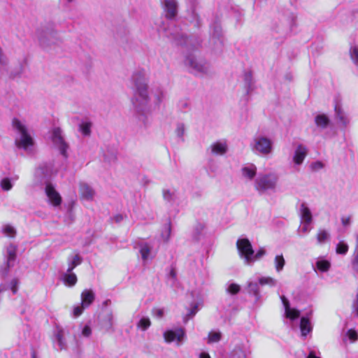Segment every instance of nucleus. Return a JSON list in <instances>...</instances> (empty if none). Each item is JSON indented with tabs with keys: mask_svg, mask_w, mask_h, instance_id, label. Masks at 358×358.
Wrapping results in <instances>:
<instances>
[{
	"mask_svg": "<svg viewBox=\"0 0 358 358\" xmlns=\"http://www.w3.org/2000/svg\"><path fill=\"white\" fill-rule=\"evenodd\" d=\"M86 308H84L83 307V305L81 304V306H76L74 308H73V316L75 317H79L80 315H82L83 312V310L85 309Z\"/></svg>",
	"mask_w": 358,
	"mask_h": 358,
	"instance_id": "nucleus-36",
	"label": "nucleus"
},
{
	"mask_svg": "<svg viewBox=\"0 0 358 358\" xmlns=\"http://www.w3.org/2000/svg\"><path fill=\"white\" fill-rule=\"evenodd\" d=\"M348 245L343 241H340L336 248V252L338 255H345L348 251Z\"/></svg>",
	"mask_w": 358,
	"mask_h": 358,
	"instance_id": "nucleus-27",
	"label": "nucleus"
},
{
	"mask_svg": "<svg viewBox=\"0 0 358 358\" xmlns=\"http://www.w3.org/2000/svg\"><path fill=\"white\" fill-rule=\"evenodd\" d=\"M152 311H153V313L155 314V315L156 317H157L158 318H162L164 316V310H163V309L155 308V309H153Z\"/></svg>",
	"mask_w": 358,
	"mask_h": 358,
	"instance_id": "nucleus-43",
	"label": "nucleus"
},
{
	"mask_svg": "<svg viewBox=\"0 0 358 358\" xmlns=\"http://www.w3.org/2000/svg\"><path fill=\"white\" fill-rule=\"evenodd\" d=\"M52 141L54 143L59 144L61 146L62 153L65 155L67 145L64 142L62 136V131L59 128L54 129L52 132Z\"/></svg>",
	"mask_w": 358,
	"mask_h": 358,
	"instance_id": "nucleus-11",
	"label": "nucleus"
},
{
	"mask_svg": "<svg viewBox=\"0 0 358 358\" xmlns=\"http://www.w3.org/2000/svg\"><path fill=\"white\" fill-rule=\"evenodd\" d=\"M257 173V169L255 166L252 167L245 166L242 169L243 175L250 180L254 178Z\"/></svg>",
	"mask_w": 358,
	"mask_h": 358,
	"instance_id": "nucleus-20",
	"label": "nucleus"
},
{
	"mask_svg": "<svg viewBox=\"0 0 358 358\" xmlns=\"http://www.w3.org/2000/svg\"><path fill=\"white\" fill-rule=\"evenodd\" d=\"M350 216L341 217V222L343 226L345 227V226L348 225L350 224Z\"/></svg>",
	"mask_w": 358,
	"mask_h": 358,
	"instance_id": "nucleus-45",
	"label": "nucleus"
},
{
	"mask_svg": "<svg viewBox=\"0 0 358 358\" xmlns=\"http://www.w3.org/2000/svg\"><path fill=\"white\" fill-rule=\"evenodd\" d=\"M18 280L13 278L10 282V289L12 292L15 294L17 292Z\"/></svg>",
	"mask_w": 358,
	"mask_h": 358,
	"instance_id": "nucleus-38",
	"label": "nucleus"
},
{
	"mask_svg": "<svg viewBox=\"0 0 358 358\" xmlns=\"http://www.w3.org/2000/svg\"><path fill=\"white\" fill-rule=\"evenodd\" d=\"M317 268L321 272H327L331 267V264L327 260H319L316 262Z\"/></svg>",
	"mask_w": 358,
	"mask_h": 358,
	"instance_id": "nucleus-21",
	"label": "nucleus"
},
{
	"mask_svg": "<svg viewBox=\"0 0 358 358\" xmlns=\"http://www.w3.org/2000/svg\"><path fill=\"white\" fill-rule=\"evenodd\" d=\"M185 335L183 328H178L176 330H168L164 333V338L166 342L171 343L174 341L180 342Z\"/></svg>",
	"mask_w": 358,
	"mask_h": 358,
	"instance_id": "nucleus-6",
	"label": "nucleus"
},
{
	"mask_svg": "<svg viewBox=\"0 0 358 358\" xmlns=\"http://www.w3.org/2000/svg\"><path fill=\"white\" fill-rule=\"evenodd\" d=\"M69 1H71V0H68Z\"/></svg>",
	"mask_w": 358,
	"mask_h": 358,
	"instance_id": "nucleus-53",
	"label": "nucleus"
},
{
	"mask_svg": "<svg viewBox=\"0 0 358 358\" xmlns=\"http://www.w3.org/2000/svg\"><path fill=\"white\" fill-rule=\"evenodd\" d=\"M82 263V258L79 255H76L71 263L69 265V268H67V272H71L77 266L80 265Z\"/></svg>",
	"mask_w": 358,
	"mask_h": 358,
	"instance_id": "nucleus-23",
	"label": "nucleus"
},
{
	"mask_svg": "<svg viewBox=\"0 0 358 358\" xmlns=\"http://www.w3.org/2000/svg\"><path fill=\"white\" fill-rule=\"evenodd\" d=\"M79 192L80 196L87 200H92L94 195V191L92 188L85 183L80 185Z\"/></svg>",
	"mask_w": 358,
	"mask_h": 358,
	"instance_id": "nucleus-12",
	"label": "nucleus"
},
{
	"mask_svg": "<svg viewBox=\"0 0 358 358\" xmlns=\"http://www.w3.org/2000/svg\"><path fill=\"white\" fill-rule=\"evenodd\" d=\"M113 219L116 222H120L123 220V217L122 215L117 214L115 216H114Z\"/></svg>",
	"mask_w": 358,
	"mask_h": 358,
	"instance_id": "nucleus-47",
	"label": "nucleus"
},
{
	"mask_svg": "<svg viewBox=\"0 0 358 358\" xmlns=\"http://www.w3.org/2000/svg\"><path fill=\"white\" fill-rule=\"evenodd\" d=\"M259 283L261 285H269L271 287L274 286L275 284V280L271 277H262L259 279Z\"/></svg>",
	"mask_w": 358,
	"mask_h": 358,
	"instance_id": "nucleus-28",
	"label": "nucleus"
},
{
	"mask_svg": "<svg viewBox=\"0 0 358 358\" xmlns=\"http://www.w3.org/2000/svg\"><path fill=\"white\" fill-rule=\"evenodd\" d=\"M227 146L225 143L217 142L212 145V152L215 155H224L227 152Z\"/></svg>",
	"mask_w": 358,
	"mask_h": 358,
	"instance_id": "nucleus-16",
	"label": "nucleus"
},
{
	"mask_svg": "<svg viewBox=\"0 0 358 358\" xmlns=\"http://www.w3.org/2000/svg\"><path fill=\"white\" fill-rule=\"evenodd\" d=\"M151 325V322L148 317H142L137 324V327L143 331L147 330Z\"/></svg>",
	"mask_w": 358,
	"mask_h": 358,
	"instance_id": "nucleus-25",
	"label": "nucleus"
},
{
	"mask_svg": "<svg viewBox=\"0 0 358 358\" xmlns=\"http://www.w3.org/2000/svg\"><path fill=\"white\" fill-rule=\"evenodd\" d=\"M166 18L173 20L178 14V3L175 0H164Z\"/></svg>",
	"mask_w": 358,
	"mask_h": 358,
	"instance_id": "nucleus-8",
	"label": "nucleus"
},
{
	"mask_svg": "<svg viewBox=\"0 0 358 358\" xmlns=\"http://www.w3.org/2000/svg\"><path fill=\"white\" fill-rule=\"evenodd\" d=\"M197 306L195 305L194 307L190 310L189 314L190 315H194L196 312Z\"/></svg>",
	"mask_w": 358,
	"mask_h": 358,
	"instance_id": "nucleus-50",
	"label": "nucleus"
},
{
	"mask_svg": "<svg viewBox=\"0 0 358 358\" xmlns=\"http://www.w3.org/2000/svg\"><path fill=\"white\" fill-rule=\"evenodd\" d=\"M199 358H211L210 356L209 355V354H208L207 352H201L199 355Z\"/></svg>",
	"mask_w": 358,
	"mask_h": 358,
	"instance_id": "nucleus-48",
	"label": "nucleus"
},
{
	"mask_svg": "<svg viewBox=\"0 0 358 358\" xmlns=\"http://www.w3.org/2000/svg\"><path fill=\"white\" fill-rule=\"evenodd\" d=\"M95 300V294L92 289H84L81 293L83 307L88 308Z\"/></svg>",
	"mask_w": 358,
	"mask_h": 358,
	"instance_id": "nucleus-9",
	"label": "nucleus"
},
{
	"mask_svg": "<svg viewBox=\"0 0 358 358\" xmlns=\"http://www.w3.org/2000/svg\"><path fill=\"white\" fill-rule=\"evenodd\" d=\"M140 253H141V257L143 260L148 259V258L150 255V246L147 243L143 245L140 250Z\"/></svg>",
	"mask_w": 358,
	"mask_h": 358,
	"instance_id": "nucleus-29",
	"label": "nucleus"
},
{
	"mask_svg": "<svg viewBox=\"0 0 358 358\" xmlns=\"http://www.w3.org/2000/svg\"><path fill=\"white\" fill-rule=\"evenodd\" d=\"M300 328L301 333L303 336H306L311 330L310 321L308 318L303 317L300 322Z\"/></svg>",
	"mask_w": 358,
	"mask_h": 358,
	"instance_id": "nucleus-19",
	"label": "nucleus"
},
{
	"mask_svg": "<svg viewBox=\"0 0 358 358\" xmlns=\"http://www.w3.org/2000/svg\"><path fill=\"white\" fill-rule=\"evenodd\" d=\"M315 122L317 127L324 129L329 125L330 120L326 115L320 114L315 117Z\"/></svg>",
	"mask_w": 358,
	"mask_h": 358,
	"instance_id": "nucleus-15",
	"label": "nucleus"
},
{
	"mask_svg": "<svg viewBox=\"0 0 358 358\" xmlns=\"http://www.w3.org/2000/svg\"><path fill=\"white\" fill-rule=\"evenodd\" d=\"M63 280L65 285L72 287L77 283L78 279L75 273L67 272L64 275Z\"/></svg>",
	"mask_w": 358,
	"mask_h": 358,
	"instance_id": "nucleus-17",
	"label": "nucleus"
},
{
	"mask_svg": "<svg viewBox=\"0 0 358 358\" xmlns=\"http://www.w3.org/2000/svg\"><path fill=\"white\" fill-rule=\"evenodd\" d=\"M347 335L350 340L352 342L356 341L358 339V334L357 331L352 329H350L348 331Z\"/></svg>",
	"mask_w": 358,
	"mask_h": 358,
	"instance_id": "nucleus-35",
	"label": "nucleus"
},
{
	"mask_svg": "<svg viewBox=\"0 0 358 358\" xmlns=\"http://www.w3.org/2000/svg\"><path fill=\"white\" fill-rule=\"evenodd\" d=\"M285 264V262L282 255H277L275 257V267L278 272L280 271L283 268Z\"/></svg>",
	"mask_w": 358,
	"mask_h": 358,
	"instance_id": "nucleus-24",
	"label": "nucleus"
},
{
	"mask_svg": "<svg viewBox=\"0 0 358 358\" xmlns=\"http://www.w3.org/2000/svg\"><path fill=\"white\" fill-rule=\"evenodd\" d=\"M236 247L240 254L244 257L247 264L253 262L252 255L254 250L251 243L248 238H239L236 241Z\"/></svg>",
	"mask_w": 358,
	"mask_h": 358,
	"instance_id": "nucleus-3",
	"label": "nucleus"
},
{
	"mask_svg": "<svg viewBox=\"0 0 358 358\" xmlns=\"http://www.w3.org/2000/svg\"><path fill=\"white\" fill-rule=\"evenodd\" d=\"M350 57L353 62L358 64V48L355 46L350 50Z\"/></svg>",
	"mask_w": 358,
	"mask_h": 358,
	"instance_id": "nucleus-33",
	"label": "nucleus"
},
{
	"mask_svg": "<svg viewBox=\"0 0 358 358\" xmlns=\"http://www.w3.org/2000/svg\"><path fill=\"white\" fill-rule=\"evenodd\" d=\"M32 357L33 358H35V352H34L33 354H32Z\"/></svg>",
	"mask_w": 358,
	"mask_h": 358,
	"instance_id": "nucleus-52",
	"label": "nucleus"
},
{
	"mask_svg": "<svg viewBox=\"0 0 358 358\" xmlns=\"http://www.w3.org/2000/svg\"><path fill=\"white\" fill-rule=\"evenodd\" d=\"M282 301L283 305L285 306V312H286L287 310L290 308L289 302L285 296L282 297Z\"/></svg>",
	"mask_w": 358,
	"mask_h": 358,
	"instance_id": "nucleus-46",
	"label": "nucleus"
},
{
	"mask_svg": "<svg viewBox=\"0 0 358 358\" xmlns=\"http://www.w3.org/2000/svg\"><path fill=\"white\" fill-rule=\"evenodd\" d=\"M1 187L5 191H8L12 188V184L9 178H5L1 181Z\"/></svg>",
	"mask_w": 358,
	"mask_h": 358,
	"instance_id": "nucleus-32",
	"label": "nucleus"
},
{
	"mask_svg": "<svg viewBox=\"0 0 358 358\" xmlns=\"http://www.w3.org/2000/svg\"><path fill=\"white\" fill-rule=\"evenodd\" d=\"M13 127L21 134L20 141H15V145L17 148L27 149L34 145V140L28 134L27 129L24 125L17 118H13L12 121Z\"/></svg>",
	"mask_w": 358,
	"mask_h": 358,
	"instance_id": "nucleus-1",
	"label": "nucleus"
},
{
	"mask_svg": "<svg viewBox=\"0 0 358 358\" xmlns=\"http://www.w3.org/2000/svg\"><path fill=\"white\" fill-rule=\"evenodd\" d=\"M286 317L291 319V320H295L298 318L300 315V312L294 308H289L285 312Z\"/></svg>",
	"mask_w": 358,
	"mask_h": 358,
	"instance_id": "nucleus-30",
	"label": "nucleus"
},
{
	"mask_svg": "<svg viewBox=\"0 0 358 358\" xmlns=\"http://www.w3.org/2000/svg\"><path fill=\"white\" fill-rule=\"evenodd\" d=\"M255 148L259 152L268 155L271 152L272 143L270 139L266 137H260L255 140Z\"/></svg>",
	"mask_w": 358,
	"mask_h": 358,
	"instance_id": "nucleus-5",
	"label": "nucleus"
},
{
	"mask_svg": "<svg viewBox=\"0 0 358 358\" xmlns=\"http://www.w3.org/2000/svg\"><path fill=\"white\" fill-rule=\"evenodd\" d=\"M266 253V251L263 248H261L259 249L257 253L255 255L254 257L253 258V261L254 260H256V259H259V258H261L263 255H264Z\"/></svg>",
	"mask_w": 358,
	"mask_h": 358,
	"instance_id": "nucleus-41",
	"label": "nucleus"
},
{
	"mask_svg": "<svg viewBox=\"0 0 358 358\" xmlns=\"http://www.w3.org/2000/svg\"><path fill=\"white\" fill-rule=\"evenodd\" d=\"M301 216L303 221L309 224L311 223L313 220V217L310 209L305 205V203H302L301 205Z\"/></svg>",
	"mask_w": 358,
	"mask_h": 358,
	"instance_id": "nucleus-14",
	"label": "nucleus"
},
{
	"mask_svg": "<svg viewBox=\"0 0 358 358\" xmlns=\"http://www.w3.org/2000/svg\"><path fill=\"white\" fill-rule=\"evenodd\" d=\"M91 126L90 122L83 123L80 125L81 132L85 136H90L91 134Z\"/></svg>",
	"mask_w": 358,
	"mask_h": 358,
	"instance_id": "nucleus-31",
	"label": "nucleus"
},
{
	"mask_svg": "<svg viewBox=\"0 0 358 358\" xmlns=\"http://www.w3.org/2000/svg\"><path fill=\"white\" fill-rule=\"evenodd\" d=\"M221 338L222 334L220 332L211 331L208 334V342L209 343H217L220 341Z\"/></svg>",
	"mask_w": 358,
	"mask_h": 358,
	"instance_id": "nucleus-26",
	"label": "nucleus"
},
{
	"mask_svg": "<svg viewBox=\"0 0 358 358\" xmlns=\"http://www.w3.org/2000/svg\"><path fill=\"white\" fill-rule=\"evenodd\" d=\"M307 154V148L301 144L299 145L295 150L293 157L294 162L297 165L302 164Z\"/></svg>",
	"mask_w": 358,
	"mask_h": 358,
	"instance_id": "nucleus-10",
	"label": "nucleus"
},
{
	"mask_svg": "<svg viewBox=\"0 0 358 358\" xmlns=\"http://www.w3.org/2000/svg\"><path fill=\"white\" fill-rule=\"evenodd\" d=\"M330 237L329 233L324 229H320L316 234V238L318 244H322L329 240Z\"/></svg>",
	"mask_w": 358,
	"mask_h": 358,
	"instance_id": "nucleus-18",
	"label": "nucleus"
},
{
	"mask_svg": "<svg viewBox=\"0 0 358 358\" xmlns=\"http://www.w3.org/2000/svg\"><path fill=\"white\" fill-rule=\"evenodd\" d=\"M143 75L141 73H137L134 75L135 85L137 88L138 94L145 100L147 99L148 95V86L143 82Z\"/></svg>",
	"mask_w": 358,
	"mask_h": 358,
	"instance_id": "nucleus-7",
	"label": "nucleus"
},
{
	"mask_svg": "<svg viewBox=\"0 0 358 358\" xmlns=\"http://www.w3.org/2000/svg\"><path fill=\"white\" fill-rule=\"evenodd\" d=\"M91 334H92L91 328L87 325L85 326L84 328L83 329L82 334L85 337H88L91 335Z\"/></svg>",
	"mask_w": 358,
	"mask_h": 358,
	"instance_id": "nucleus-42",
	"label": "nucleus"
},
{
	"mask_svg": "<svg viewBox=\"0 0 358 358\" xmlns=\"http://www.w3.org/2000/svg\"><path fill=\"white\" fill-rule=\"evenodd\" d=\"M352 308L356 313L357 317H358V293L356 294L355 299L353 302Z\"/></svg>",
	"mask_w": 358,
	"mask_h": 358,
	"instance_id": "nucleus-44",
	"label": "nucleus"
},
{
	"mask_svg": "<svg viewBox=\"0 0 358 358\" xmlns=\"http://www.w3.org/2000/svg\"><path fill=\"white\" fill-rule=\"evenodd\" d=\"M306 358H320L317 357L313 352H310Z\"/></svg>",
	"mask_w": 358,
	"mask_h": 358,
	"instance_id": "nucleus-51",
	"label": "nucleus"
},
{
	"mask_svg": "<svg viewBox=\"0 0 358 358\" xmlns=\"http://www.w3.org/2000/svg\"><path fill=\"white\" fill-rule=\"evenodd\" d=\"M170 275L173 278H175L176 277V272L174 268H172L171 270Z\"/></svg>",
	"mask_w": 358,
	"mask_h": 358,
	"instance_id": "nucleus-49",
	"label": "nucleus"
},
{
	"mask_svg": "<svg viewBox=\"0 0 358 358\" xmlns=\"http://www.w3.org/2000/svg\"><path fill=\"white\" fill-rule=\"evenodd\" d=\"M3 232L10 236H14L15 234V229L10 225H6L3 229Z\"/></svg>",
	"mask_w": 358,
	"mask_h": 358,
	"instance_id": "nucleus-37",
	"label": "nucleus"
},
{
	"mask_svg": "<svg viewBox=\"0 0 358 358\" xmlns=\"http://www.w3.org/2000/svg\"><path fill=\"white\" fill-rule=\"evenodd\" d=\"M45 192L50 203L53 206L57 207L62 204V196L51 183L49 182L46 184Z\"/></svg>",
	"mask_w": 358,
	"mask_h": 358,
	"instance_id": "nucleus-4",
	"label": "nucleus"
},
{
	"mask_svg": "<svg viewBox=\"0 0 358 358\" xmlns=\"http://www.w3.org/2000/svg\"><path fill=\"white\" fill-rule=\"evenodd\" d=\"M188 63L191 67H192L197 71H204V66L202 64L197 62V60L193 57L188 58Z\"/></svg>",
	"mask_w": 358,
	"mask_h": 358,
	"instance_id": "nucleus-22",
	"label": "nucleus"
},
{
	"mask_svg": "<svg viewBox=\"0 0 358 358\" xmlns=\"http://www.w3.org/2000/svg\"><path fill=\"white\" fill-rule=\"evenodd\" d=\"M352 266L353 270L358 273V250L356 252L355 257L352 262Z\"/></svg>",
	"mask_w": 358,
	"mask_h": 358,
	"instance_id": "nucleus-39",
	"label": "nucleus"
},
{
	"mask_svg": "<svg viewBox=\"0 0 358 358\" xmlns=\"http://www.w3.org/2000/svg\"><path fill=\"white\" fill-rule=\"evenodd\" d=\"M310 166L313 171H317L319 169H322L324 165L321 162L317 161V162L312 163Z\"/></svg>",
	"mask_w": 358,
	"mask_h": 358,
	"instance_id": "nucleus-40",
	"label": "nucleus"
},
{
	"mask_svg": "<svg viewBox=\"0 0 358 358\" xmlns=\"http://www.w3.org/2000/svg\"><path fill=\"white\" fill-rule=\"evenodd\" d=\"M8 258H7V269L6 274L8 273L9 268L11 266L10 262L14 261L17 255V247L10 244L7 248Z\"/></svg>",
	"mask_w": 358,
	"mask_h": 358,
	"instance_id": "nucleus-13",
	"label": "nucleus"
},
{
	"mask_svg": "<svg viewBox=\"0 0 358 358\" xmlns=\"http://www.w3.org/2000/svg\"><path fill=\"white\" fill-rule=\"evenodd\" d=\"M240 289V286L235 283H231L228 287V292L233 295L238 294Z\"/></svg>",
	"mask_w": 358,
	"mask_h": 358,
	"instance_id": "nucleus-34",
	"label": "nucleus"
},
{
	"mask_svg": "<svg viewBox=\"0 0 358 358\" xmlns=\"http://www.w3.org/2000/svg\"><path fill=\"white\" fill-rule=\"evenodd\" d=\"M278 178L273 174H265L260 176L255 180V189L258 191H266L273 189L275 187Z\"/></svg>",
	"mask_w": 358,
	"mask_h": 358,
	"instance_id": "nucleus-2",
	"label": "nucleus"
}]
</instances>
